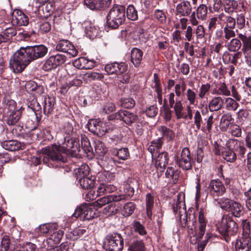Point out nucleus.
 <instances>
[{
  "mask_svg": "<svg viewBox=\"0 0 251 251\" xmlns=\"http://www.w3.org/2000/svg\"><path fill=\"white\" fill-rule=\"evenodd\" d=\"M11 22L13 25L25 26L29 21L28 17L22 11L16 9L12 13Z\"/></svg>",
  "mask_w": 251,
  "mask_h": 251,
  "instance_id": "21",
  "label": "nucleus"
},
{
  "mask_svg": "<svg viewBox=\"0 0 251 251\" xmlns=\"http://www.w3.org/2000/svg\"><path fill=\"white\" fill-rule=\"evenodd\" d=\"M193 159L192 158L188 148L182 149L180 155L177 156L176 163L177 165L185 170H190L192 168Z\"/></svg>",
  "mask_w": 251,
  "mask_h": 251,
  "instance_id": "10",
  "label": "nucleus"
},
{
  "mask_svg": "<svg viewBox=\"0 0 251 251\" xmlns=\"http://www.w3.org/2000/svg\"><path fill=\"white\" fill-rule=\"evenodd\" d=\"M108 25L113 28H117L126 20L125 8L121 5H115L109 11L106 17Z\"/></svg>",
  "mask_w": 251,
  "mask_h": 251,
  "instance_id": "4",
  "label": "nucleus"
},
{
  "mask_svg": "<svg viewBox=\"0 0 251 251\" xmlns=\"http://www.w3.org/2000/svg\"><path fill=\"white\" fill-rule=\"evenodd\" d=\"M2 36L3 37V41L5 42L6 40L12 37L16 34V30L13 27H8L2 31Z\"/></svg>",
  "mask_w": 251,
  "mask_h": 251,
  "instance_id": "55",
  "label": "nucleus"
},
{
  "mask_svg": "<svg viewBox=\"0 0 251 251\" xmlns=\"http://www.w3.org/2000/svg\"><path fill=\"white\" fill-rule=\"evenodd\" d=\"M236 251H249L251 250V238L245 237L237 240L235 243Z\"/></svg>",
  "mask_w": 251,
  "mask_h": 251,
  "instance_id": "25",
  "label": "nucleus"
},
{
  "mask_svg": "<svg viewBox=\"0 0 251 251\" xmlns=\"http://www.w3.org/2000/svg\"><path fill=\"white\" fill-rule=\"evenodd\" d=\"M107 151V149L102 142L97 141L95 142V151L98 155L101 157L104 156Z\"/></svg>",
  "mask_w": 251,
  "mask_h": 251,
  "instance_id": "44",
  "label": "nucleus"
},
{
  "mask_svg": "<svg viewBox=\"0 0 251 251\" xmlns=\"http://www.w3.org/2000/svg\"><path fill=\"white\" fill-rule=\"evenodd\" d=\"M124 239L120 234L113 233L105 238L103 248L107 251H122L124 248Z\"/></svg>",
  "mask_w": 251,
  "mask_h": 251,
  "instance_id": "7",
  "label": "nucleus"
},
{
  "mask_svg": "<svg viewBox=\"0 0 251 251\" xmlns=\"http://www.w3.org/2000/svg\"><path fill=\"white\" fill-rule=\"evenodd\" d=\"M194 33L197 40L202 39L205 36V30L202 25H200L195 28Z\"/></svg>",
  "mask_w": 251,
  "mask_h": 251,
  "instance_id": "64",
  "label": "nucleus"
},
{
  "mask_svg": "<svg viewBox=\"0 0 251 251\" xmlns=\"http://www.w3.org/2000/svg\"><path fill=\"white\" fill-rule=\"evenodd\" d=\"M233 201L228 199L222 198L219 201L218 204L222 209L228 211L231 205V202Z\"/></svg>",
  "mask_w": 251,
  "mask_h": 251,
  "instance_id": "61",
  "label": "nucleus"
},
{
  "mask_svg": "<svg viewBox=\"0 0 251 251\" xmlns=\"http://www.w3.org/2000/svg\"><path fill=\"white\" fill-rule=\"evenodd\" d=\"M87 127L90 132L99 136H103L106 133L112 131L115 128L110 123H103L98 119L89 120Z\"/></svg>",
  "mask_w": 251,
  "mask_h": 251,
  "instance_id": "8",
  "label": "nucleus"
},
{
  "mask_svg": "<svg viewBox=\"0 0 251 251\" xmlns=\"http://www.w3.org/2000/svg\"><path fill=\"white\" fill-rule=\"evenodd\" d=\"M86 233V230L84 228H76L74 229L71 232V238L73 240H77L79 238L82 237Z\"/></svg>",
  "mask_w": 251,
  "mask_h": 251,
  "instance_id": "60",
  "label": "nucleus"
},
{
  "mask_svg": "<svg viewBox=\"0 0 251 251\" xmlns=\"http://www.w3.org/2000/svg\"><path fill=\"white\" fill-rule=\"evenodd\" d=\"M179 195L177 196L178 200L176 203H175L173 205V210L175 213H176L178 211H179V221L181 225L183 227H187L188 232L190 235L195 236L196 235L195 227H189L188 219L190 221L191 217H188L186 210L184 208H181V206L184 205V202L182 201H179Z\"/></svg>",
  "mask_w": 251,
  "mask_h": 251,
  "instance_id": "9",
  "label": "nucleus"
},
{
  "mask_svg": "<svg viewBox=\"0 0 251 251\" xmlns=\"http://www.w3.org/2000/svg\"><path fill=\"white\" fill-rule=\"evenodd\" d=\"M73 67L68 70L69 75H74L77 70L75 68L79 69H91L94 67V61L88 60L84 57H79L73 62Z\"/></svg>",
  "mask_w": 251,
  "mask_h": 251,
  "instance_id": "11",
  "label": "nucleus"
},
{
  "mask_svg": "<svg viewBox=\"0 0 251 251\" xmlns=\"http://www.w3.org/2000/svg\"><path fill=\"white\" fill-rule=\"evenodd\" d=\"M220 20L226 24L225 27L227 28H234L235 26V20L230 16H226L224 14L219 15Z\"/></svg>",
  "mask_w": 251,
  "mask_h": 251,
  "instance_id": "33",
  "label": "nucleus"
},
{
  "mask_svg": "<svg viewBox=\"0 0 251 251\" xmlns=\"http://www.w3.org/2000/svg\"><path fill=\"white\" fill-rule=\"evenodd\" d=\"M211 86L208 83L202 84L199 88L198 96L200 99H203L205 96L209 95Z\"/></svg>",
  "mask_w": 251,
  "mask_h": 251,
  "instance_id": "43",
  "label": "nucleus"
},
{
  "mask_svg": "<svg viewBox=\"0 0 251 251\" xmlns=\"http://www.w3.org/2000/svg\"><path fill=\"white\" fill-rule=\"evenodd\" d=\"M114 153L119 159L126 160L129 155L128 149L127 148H122L114 151Z\"/></svg>",
  "mask_w": 251,
  "mask_h": 251,
  "instance_id": "58",
  "label": "nucleus"
},
{
  "mask_svg": "<svg viewBox=\"0 0 251 251\" xmlns=\"http://www.w3.org/2000/svg\"><path fill=\"white\" fill-rule=\"evenodd\" d=\"M66 60V56L61 54L51 55L45 62L43 68L46 71L55 69L57 67L63 64Z\"/></svg>",
  "mask_w": 251,
  "mask_h": 251,
  "instance_id": "14",
  "label": "nucleus"
},
{
  "mask_svg": "<svg viewBox=\"0 0 251 251\" xmlns=\"http://www.w3.org/2000/svg\"><path fill=\"white\" fill-rule=\"evenodd\" d=\"M49 0H38L39 3H43L41 7H39V8L42 7L43 12L44 14V17H45L50 15L54 9L52 4L50 2H48Z\"/></svg>",
  "mask_w": 251,
  "mask_h": 251,
  "instance_id": "31",
  "label": "nucleus"
},
{
  "mask_svg": "<svg viewBox=\"0 0 251 251\" xmlns=\"http://www.w3.org/2000/svg\"><path fill=\"white\" fill-rule=\"evenodd\" d=\"M207 189L210 194L214 196H222L226 191L224 184L219 179L211 180Z\"/></svg>",
  "mask_w": 251,
  "mask_h": 251,
  "instance_id": "17",
  "label": "nucleus"
},
{
  "mask_svg": "<svg viewBox=\"0 0 251 251\" xmlns=\"http://www.w3.org/2000/svg\"><path fill=\"white\" fill-rule=\"evenodd\" d=\"M126 16L129 20L135 21L138 19L137 11L133 5H129L126 9Z\"/></svg>",
  "mask_w": 251,
  "mask_h": 251,
  "instance_id": "46",
  "label": "nucleus"
},
{
  "mask_svg": "<svg viewBox=\"0 0 251 251\" xmlns=\"http://www.w3.org/2000/svg\"><path fill=\"white\" fill-rule=\"evenodd\" d=\"M48 51L44 45L21 47L11 56L9 67L15 73H21L31 61L44 57Z\"/></svg>",
  "mask_w": 251,
  "mask_h": 251,
  "instance_id": "1",
  "label": "nucleus"
},
{
  "mask_svg": "<svg viewBox=\"0 0 251 251\" xmlns=\"http://www.w3.org/2000/svg\"><path fill=\"white\" fill-rule=\"evenodd\" d=\"M231 202V205L228 210L232 216L235 217H240L244 214V207L239 202L233 201Z\"/></svg>",
  "mask_w": 251,
  "mask_h": 251,
  "instance_id": "28",
  "label": "nucleus"
},
{
  "mask_svg": "<svg viewBox=\"0 0 251 251\" xmlns=\"http://www.w3.org/2000/svg\"><path fill=\"white\" fill-rule=\"evenodd\" d=\"M127 67L123 63H118L116 62L107 64L105 66V71L108 74L121 75L127 71Z\"/></svg>",
  "mask_w": 251,
  "mask_h": 251,
  "instance_id": "22",
  "label": "nucleus"
},
{
  "mask_svg": "<svg viewBox=\"0 0 251 251\" xmlns=\"http://www.w3.org/2000/svg\"><path fill=\"white\" fill-rule=\"evenodd\" d=\"M158 130L162 134V136L166 138L168 141L172 140L175 136V134L174 131L165 126L159 127Z\"/></svg>",
  "mask_w": 251,
  "mask_h": 251,
  "instance_id": "38",
  "label": "nucleus"
},
{
  "mask_svg": "<svg viewBox=\"0 0 251 251\" xmlns=\"http://www.w3.org/2000/svg\"><path fill=\"white\" fill-rule=\"evenodd\" d=\"M78 181L80 186L84 189L92 188L95 184L94 179L88 177L79 178Z\"/></svg>",
  "mask_w": 251,
  "mask_h": 251,
  "instance_id": "35",
  "label": "nucleus"
},
{
  "mask_svg": "<svg viewBox=\"0 0 251 251\" xmlns=\"http://www.w3.org/2000/svg\"><path fill=\"white\" fill-rule=\"evenodd\" d=\"M43 162L49 166H52V162L60 164L67 161L66 153L62 146L53 145L50 148L43 149Z\"/></svg>",
  "mask_w": 251,
  "mask_h": 251,
  "instance_id": "2",
  "label": "nucleus"
},
{
  "mask_svg": "<svg viewBox=\"0 0 251 251\" xmlns=\"http://www.w3.org/2000/svg\"><path fill=\"white\" fill-rule=\"evenodd\" d=\"M108 174L107 172L102 173L100 174L99 179L101 182L98 187L97 193L98 196H101L107 193H110L114 192L117 190V188L113 184L106 183L108 181L106 175Z\"/></svg>",
  "mask_w": 251,
  "mask_h": 251,
  "instance_id": "12",
  "label": "nucleus"
},
{
  "mask_svg": "<svg viewBox=\"0 0 251 251\" xmlns=\"http://www.w3.org/2000/svg\"><path fill=\"white\" fill-rule=\"evenodd\" d=\"M224 100L220 96L214 97L209 101L208 107L210 112L217 111L223 106Z\"/></svg>",
  "mask_w": 251,
  "mask_h": 251,
  "instance_id": "26",
  "label": "nucleus"
},
{
  "mask_svg": "<svg viewBox=\"0 0 251 251\" xmlns=\"http://www.w3.org/2000/svg\"><path fill=\"white\" fill-rule=\"evenodd\" d=\"M192 11V5L188 1H184L176 6V12L177 15L182 16H189Z\"/></svg>",
  "mask_w": 251,
  "mask_h": 251,
  "instance_id": "24",
  "label": "nucleus"
},
{
  "mask_svg": "<svg viewBox=\"0 0 251 251\" xmlns=\"http://www.w3.org/2000/svg\"><path fill=\"white\" fill-rule=\"evenodd\" d=\"M102 157L100 161V165L104 169L107 170V171H109L115 165L114 160L111 157H107L106 156H103Z\"/></svg>",
  "mask_w": 251,
  "mask_h": 251,
  "instance_id": "36",
  "label": "nucleus"
},
{
  "mask_svg": "<svg viewBox=\"0 0 251 251\" xmlns=\"http://www.w3.org/2000/svg\"><path fill=\"white\" fill-rule=\"evenodd\" d=\"M128 192L124 194L117 195H110L103 197L98 199L94 202V205L97 208L101 207L102 206L110 203L112 202H119L125 201L130 198L134 194V190L129 186H126Z\"/></svg>",
  "mask_w": 251,
  "mask_h": 251,
  "instance_id": "6",
  "label": "nucleus"
},
{
  "mask_svg": "<svg viewBox=\"0 0 251 251\" xmlns=\"http://www.w3.org/2000/svg\"><path fill=\"white\" fill-rule=\"evenodd\" d=\"M62 149L65 151L66 154L69 153H75L76 151H79L80 147L79 144L76 141L72 139H65L63 146L62 147Z\"/></svg>",
  "mask_w": 251,
  "mask_h": 251,
  "instance_id": "23",
  "label": "nucleus"
},
{
  "mask_svg": "<svg viewBox=\"0 0 251 251\" xmlns=\"http://www.w3.org/2000/svg\"><path fill=\"white\" fill-rule=\"evenodd\" d=\"M207 210L205 208H201L199 212V232L198 236L200 239H201L206 231V226L207 220L206 218Z\"/></svg>",
  "mask_w": 251,
  "mask_h": 251,
  "instance_id": "20",
  "label": "nucleus"
},
{
  "mask_svg": "<svg viewBox=\"0 0 251 251\" xmlns=\"http://www.w3.org/2000/svg\"><path fill=\"white\" fill-rule=\"evenodd\" d=\"M166 177L172 181V182L176 183L179 177V172L173 167L167 168L165 173Z\"/></svg>",
  "mask_w": 251,
  "mask_h": 251,
  "instance_id": "40",
  "label": "nucleus"
},
{
  "mask_svg": "<svg viewBox=\"0 0 251 251\" xmlns=\"http://www.w3.org/2000/svg\"><path fill=\"white\" fill-rule=\"evenodd\" d=\"M235 99H233L230 97L226 98L225 99L226 108L229 111H235L237 109L239 104Z\"/></svg>",
  "mask_w": 251,
  "mask_h": 251,
  "instance_id": "39",
  "label": "nucleus"
},
{
  "mask_svg": "<svg viewBox=\"0 0 251 251\" xmlns=\"http://www.w3.org/2000/svg\"><path fill=\"white\" fill-rule=\"evenodd\" d=\"M55 99L53 97H45L44 100V112L45 115L50 114L53 109Z\"/></svg>",
  "mask_w": 251,
  "mask_h": 251,
  "instance_id": "30",
  "label": "nucleus"
},
{
  "mask_svg": "<svg viewBox=\"0 0 251 251\" xmlns=\"http://www.w3.org/2000/svg\"><path fill=\"white\" fill-rule=\"evenodd\" d=\"M162 144L163 141L161 139L153 140L151 142V144L148 148V151L151 153L152 157H153L154 154L153 147H155V149L158 150L162 147Z\"/></svg>",
  "mask_w": 251,
  "mask_h": 251,
  "instance_id": "50",
  "label": "nucleus"
},
{
  "mask_svg": "<svg viewBox=\"0 0 251 251\" xmlns=\"http://www.w3.org/2000/svg\"><path fill=\"white\" fill-rule=\"evenodd\" d=\"M213 124V115H210L208 117L206 123L204 124V126H202L201 128V131L204 132H205L206 131H207L208 133H210L212 129Z\"/></svg>",
  "mask_w": 251,
  "mask_h": 251,
  "instance_id": "59",
  "label": "nucleus"
},
{
  "mask_svg": "<svg viewBox=\"0 0 251 251\" xmlns=\"http://www.w3.org/2000/svg\"><path fill=\"white\" fill-rule=\"evenodd\" d=\"M110 120L114 119H119L123 121L126 124L131 125L133 123L136 122L138 119V117L134 113H131L126 110H119L114 115H110L108 117Z\"/></svg>",
  "mask_w": 251,
  "mask_h": 251,
  "instance_id": "13",
  "label": "nucleus"
},
{
  "mask_svg": "<svg viewBox=\"0 0 251 251\" xmlns=\"http://www.w3.org/2000/svg\"><path fill=\"white\" fill-rule=\"evenodd\" d=\"M135 208L133 202H127L124 206L122 214L125 217H128L132 214Z\"/></svg>",
  "mask_w": 251,
  "mask_h": 251,
  "instance_id": "49",
  "label": "nucleus"
},
{
  "mask_svg": "<svg viewBox=\"0 0 251 251\" xmlns=\"http://www.w3.org/2000/svg\"><path fill=\"white\" fill-rule=\"evenodd\" d=\"M133 227L135 231L141 235H146L147 233L145 227L138 221H135L133 223Z\"/></svg>",
  "mask_w": 251,
  "mask_h": 251,
  "instance_id": "63",
  "label": "nucleus"
},
{
  "mask_svg": "<svg viewBox=\"0 0 251 251\" xmlns=\"http://www.w3.org/2000/svg\"><path fill=\"white\" fill-rule=\"evenodd\" d=\"M207 7L204 4H200L197 8L196 12H193L190 17V21L192 25H198V20L203 21L206 19Z\"/></svg>",
  "mask_w": 251,
  "mask_h": 251,
  "instance_id": "15",
  "label": "nucleus"
},
{
  "mask_svg": "<svg viewBox=\"0 0 251 251\" xmlns=\"http://www.w3.org/2000/svg\"><path fill=\"white\" fill-rule=\"evenodd\" d=\"M217 226L218 231L227 242H229L230 236L234 235L238 229L236 223L227 215L222 217L221 223Z\"/></svg>",
  "mask_w": 251,
  "mask_h": 251,
  "instance_id": "3",
  "label": "nucleus"
},
{
  "mask_svg": "<svg viewBox=\"0 0 251 251\" xmlns=\"http://www.w3.org/2000/svg\"><path fill=\"white\" fill-rule=\"evenodd\" d=\"M127 251H145V246L142 241H134L129 246Z\"/></svg>",
  "mask_w": 251,
  "mask_h": 251,
  "instance_id": "42",
  "label": "nucleus"
},
{
  "mask_svg": "<svg viewBox=\"0 0 251 251\" xmlns=\"http://www.w3.org/2000/svg\"><path fill=\"white\" fill-rule=\"evenodd\" d=\"M146 202L147 215L149 218L151 219L152 216L151 211L154 204V198L151 194L148 193L147 194Z\"/></svg>",
  "mask_w": 251,
  "mask_h": 251,
  "instance_id": "34",
  "label": "nucleus"
},
{
  "mask_svg": "<svg viewBox=\"0 0 251 251\" xmlns=\"http://www.w3.org/2000/svg\"><path fill=\"white\" fill-rule=\"evenodd\" d=\"M242 226L243 228V235L245 237H250L251 228L250 226V222L247 220H243L242 222Z\"/></svg>",
  "mask_w": 251,
  "mask_h": 251,
  "instance_id": "52",
  "label": "nucleus"
},
{
  "mask_svg": "<svg viewBox=\"0 0 251 251\" xmlns=\"http://www.w3.org/2000/svg\"><path fill=\"white\" fill-rule=\"evenodd\" d=\"M84 209L83 220H89L94 218L95 214L90 206L87 204H84Z\"/></svg>",
  "mask_w": 251,
  "mask_h": 251,
  "instance_id": "53",
  "label": "nucleus"
},
{
  "mask_svg": "<svg viewBox=\"0 0 251 251\" xmlns=\"http://www.w3.org/2000/svg\"><path fill=\"white\" fill-rule=\"evenodd\" d=\"M175 94L171 93L169 95V102L170 107L173 108L177 119H180L183 117V110L184 107L181 100L175 101Z\"/></svg>",
  "mask_w": 251,
  "mask_h": 251,
  "instance_id": "18",
  "label": "nucleus"
},
{
  "mask_svg": "<svg viewBox=\"0 0 251 251\" xmlns=\"http://www.w3.org/2000/svg\"><path fill=\"white\" fill-rule=\"evenodd\" d=\"M117 212L118 209L116 207V205L114 203L109 204L103 210V213L108 215H115Z\"/></svg>",
  "mask_w": 251,
  "mask_h": 251,
  "instance_id": "62",
  "label": "nucleus"
},
{
  "mask_svg": "<svg viewBox=\"0 0 251 251\" xmlns=\"http://www.w3.org/2000/svg\"><path fill=\"white\" fill-rule=\"evenodd\" d=\"M86 34L91 39L96 37L99 34V28L93 25L87 26L85 29Z\"/></svg>",
  "mask_w": 251,
  "mask_h": 251,
  "instance_id": "41",
  "label": "nucleus"
},
{
  "mask_svg": "<svg viewBox=\"0 0 251 251\" xmlns=\"http://www.w3.org/2000/svg\"><path fill=\"white\" fill-rule=\"evenodd\" d=\"M1 145L5 150L10 151H15L21 149V143L15 140H7L3 141Z\"/></svg>",
  "mask_w": 251,
  "mask_h": 251,
  "instance_id": "29",
  "label": "nucleus"
},
{
  "mask_svg": "<svg viewBox=\"0 0 251 251\" xmlns=\"http://www.w3.org/2000/svg\"><path fill=\"white\" fill-rule=\"evenodd\" d=\"M143 51L136 48H133L131 51V60L135 67L139 66L143 57Z\"/></svg>",
  "mask_w": 251,
  "mask_h": 251,
  "instance_id": "27",
  "label": "nucleus"
},
{
  "mask_svg": "<svg viewBox=\"0 0 251 251\" xmlns=\"http://www.w3.org/2000/svg\"><path fill=\"white\" fill-rule=\"evenodd\" d=\"M241 46L240 41L237 39H232L227 45L228 50L230 51H236L240 49Z\"/></svg>",
  "mask_w": 251,
  "mask_h": 251,
  "instance_id": "47",
  "label": "nucleus"
},
{
  "mask_svg": "<svg viewBox=\"0 0 251 251\" xmlns=\"http://www.w3.org/2000/svg\"><path fill=\"white\" fill-rule=\"evenodd\" d=\"M56 50L68 53L72 57H75L78 54L77 50L69 41L67 40H60L57 44Z\"/></svg>",
  "mask_w": 251,
  "mask_h": 251,
  "instance_id": "16",
  "label": "nucleus"
},
{
  "mask_svg": "<svg viewBox=\"0 0 251 251\" xmlns=\"http://www.w3.org/2000/svg\"><path fill=\"white\" fill-rule=\"evenodd\" d=\"M226 145L228 150L233 151H237L238 155L243 157L246 151V148L242 142L237 139H229L226 142Z\"/></svg>",
  "mask_w": 251,
  "mask_h": 251,
  "instance_id": "19",
  "label": "nucleus"
},
{
  "mask_svg": "<svg viewBox=\"0 0 251 251\" xmlns=\"http://www.w3.org/2000/svg\"><path fill=\"white\" fill-rule=\"evenodd\" d=\"M120 104L125 108H132L135 106V101L132 98H124L121 99Z\"/></svg>",
  "mask_w": 251,
  "mask_h": 251,
  "instance_id": "54",
  "label": "nucleus"
},
{
  "mask_svg": "<svg viewBox=\"0 0 251 251\" xmlns=\"http://www.w3.org/2000/svg\"><path fill=\"white\" fill-rule=\"evenodd\" d=\"M81 75L82 78L86 82L101 79L103 77L101 74L95 72H88Z\"/></svg>",
  "mask_w": 251,
  "mask_h": 251,
  "instance_id": "32",
  "label": "nucleus"
},
{
  "mask_svg": "<svg viewBox=\"0 0 251 251\" xmlns=\"http://www.w3.org/2000/svg\"><path fill=\"white\" fill-rule=\"evenodd\" d=\"M21 108L17 106V103L13 100L5 101L4 113L6 123L9 126L15 125L21 119Z\"/></svg>",
  "mask_w": 251,
  "mask_h": 251,
  "instance_id": "5",
  "label": "nucleus"
},
{
  "mask_svg": "<svg viewBox=\"0 0 251 251\" xmlns=\"http://www.w3.org/2000/svg\"><path fill=\"white\" fill-rule=\"evenodd\" d=\"M168 162V153L165 152L159 153L156 159V164L161 168H164Z\"/></svg>",
  "mask_w": 251,
  "mask_h": 251,
  "instance_id": "37",
  "label": "nucleus"
},
{
  "mask_svg": "<svg viewBox=\"0 0 251 251\" xmlns=\"http://www.w3.org/2000/svg\"><path fill=\"white\" fill-rule=\"evenodd\" d=\"M239 37L244 44L243 51L248 50L251 51V37H248L242 34H240Z\"/></svg>",
  "mask_w": 251,
  "mask_h": 251,
  "instance_id": "51",
  "label": "nucleus"
},
{
  "mask_svg": "<svg viewBox=\"0 0 251 251\" xmlns=\"http://www.w3.org/2000/svg\"><path fill=\"white\" fill-rule=\"evenodd\" d=\"M89 174V167L86 164L82 165L76 171L75 174L77 179L87 177Z\"/></svg>",
  "mask_w": 251,
  "mask_h": 251,
  "instance_id": "45",
  "label": "nucleus"
},
{
  "mask_svg": "<svg viewBox=\"0 0 251 251\" xmlns=\"http://www.w3.org/2000/svg\"><path fill=\"white\" fill-rule=\"evenodd\" d=\"M238 6L237 2L233 0H226L224 8L226 12L230 13L235 10Z\"/></svg>",
  "mask_w": 251,
  "mask_h": 251,
  "instance_id": "48",
  "label": "nucleus"
},
{
  "mask_svg": "<svg viewBox=\"0 0 251 251\" xmlns=\"http://www.w3.org/2000/svg\"><path fill=\"white\" fill-rule=\"evenodd\" d=\"M223 158L228 162H233L236 159V154L234 151L228 150L223 153Z\"/></svg>",
  "mask_w": 251,
  "mask_h": 251,
  "instance_id": "56",
  "label": "nucleus"
},
{
  "mask_svg": "<svg viewBox=\"0 0 251 251\" xmlns=\"http://www.w3.org/2000/svg\"><path fill=\"white\" fill-rule=\"evenodd\" d=\"M83 3L91 10H99L98 0H83Z\"/></svg>",
  "mask_w": 251,
  "mask_h": 251,
  "instance_id": "57",
  "label": "nucleus"
}]
</instances>
